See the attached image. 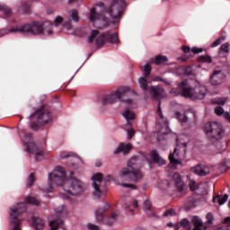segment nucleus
I'll list each match as a JSON object with an SVG mask.
<instances>
[{
    "mask_svg": "<svg viewBox=\"0 0 230 230\" xmlns=\"http://www.w3.org/2000/svg\"><path fill=\"white\" fill-rule=\"evenodd\" d=\"M48 184L49 186L43 189L47 193H51L55 185L63 186L65 191L62 193L63 199H69V195L76 196L85 191V183L75 177L66 180V171L60 166L56 167L52 173H49Z\"/></svg>",
    "mask_w": 230,
    "mask_h": 230,
    "instance_id": "nucleus-1",
    "label": "nucleus"
},
{
    "mask_svg": "<svg viewBox=\"0 0 230 230\" xmlns=\"http://www.w3.org/2000/svg\"><path fill=\"white\" fill-rule=\"evenodd\" d=\"M171 94L174 96H184L185 98H191L192 100H204L208 94V88L202 84H197L194 88H191L188 84V81L181 82L178 88H172Z\"/></svg>",
    "mask_w": 230,
    "mask_h": 230,
    "instance_id": "nucleus-2",
    "label": "nucleus"
},
{
    "mask_svg": "<svg viewBox=\"0 0 230 230\" xmlns=\"http://www.w3.org/2000/svg\"><path fill=\"white\" fill-rule=\"evenodd\" d=\"M139 168H141V159L132 157L128 162V167L120 170L119 173V181L123 182L130 179L134 182H138V181H141L144 177L143 172H141Z\"/></svg>",
    "mask_w": 230,
    "mask_h": 230,
    "instance_id": "nucleus-3",
    "label": "nucleus"
},
{
    "mask_svg": "<svg viewBox=\"0 0 230 230\" xmlns=\"http://www.w3.org/2000/svg\"><path fill=\"white\" fill-rule=\"evenodd\" d=\"M103 13H105V4L103 3L97 4L90 12L89 19L93 26L99 30H103V28L109 26V19Z\"/></svg>",
    "mask_w": 230,
    "mask_h": 230,
    "instance_id": "nucleus-4",
    "label": "nucleus"
},
{
    "mask_svg": "<svg viewBox=\"0 0 230 230\" xmlns=\"http://www.w3.org/2000/svg\"><path fill=\"white\" fill-rule=\"evenodd\" d=\"M94 40L98 48H102V46H105L107 42H110V44H118V42H119L117 33H111V31H106L100 34V31H98L97 30L92 31L91 35L88 38V42H94Z\"/></svg>",
    "mask_w": 230,
    "mask_h": 230,
    "instance_id": "nucleus-5",
    "label": "nucleus"
},
{
    "mask_svg": "<svg viewBox=\"0 0 230 230\" xmlns=\"http://www.w3.org/2000/svg\"><path fill=\"white\" fill-rule=\"evenodd\" d=\"M111 181V175H108L103 179V174L102 172H97L92 177V186L93 188V197L100 199L105 196L107 193V189L105 188V181Z\"/></svg>",
    "mask_w": 230,
    "mask_h": 230,
    "instance_id": "nucleus-6",
    "label": "nucleus"
},
{
    "mask_svg": "<svg viewBox=\"0 0 230 230\" xmlns=\"http://www.w3.org/2000/svg\"><path fill=\"white\" fill-rule=\"evenodd\" d=\"M11 33H30L40 35L44 31V26L39 22H33L23 25H16L9 30Z\"/></svg>",
    "mask_w": 230,
    "mask_h": 230,
    "instance_id": "nucleus-7",
    "label": "nucleus"
},
{
    "mask_svg": "<svg viewBox=\"0 0 230 230\" xmlns=\"http://www.w3.org/2000/svg\"><path fill=\"white\" fill-rule=\"evenodd\" d=\"M130 94H136V93L128 86H120L112 94L103 97L102 105L116 103V100H123L125 96H130Z\"/></svg>",
    "mask_w": 230,
    "mask_h": 230,
    "instance_id": "nucleus-8",
    "label": "nucleus"
},
{
    "mask_svg": "<svg viewBox=\"0 0 230 230\" xmlns=\"http://www.w3.org/2000/svg\"><path fill=\"white\" fill-rule=\"evenodd\" d=\"M26 211V204L19 203L13 208H10V224L11 230H22L21 228V220L17 217L21 215V213H24Z\"/></svg>",
    "mask_w": 230,
    "mask_h": 230,
    "instance_id": "nucleus-9",
    "label": "nucleus"
},
{
    "mask_svg": "<svg viewBox=\"0 0 230 230\" xmlns=\"http://www.w3.org/2000/svg\"><path fill=\"white\" fill-rule=\"evenodd\" d=\"M109 209V205L105 203L103 208H97L95 210V218L97 222H104L107 226H112L116 220H118V217H119V212H112L109 216H105V211Z\"/></svg>",
    "mask_w": 230,
    "mask_h": 230,
    "instance_id": "nucleus-10",
    "label": "nucleus"
},
{
    "mask_svg": "<svg viewBox=\"0 0 230 230\" xmlns=\"http://www.w3.org/2000/svg\"><path fill=\"white\" fill-rule=\"evenodd\" d=\"M124 7L125 0H112L110 3L108 13L111 17V22L113 24H116V22H119V19H121V13H123Z\"/></svg>",
    "mask_w": 230,
    "mask_h": 230,
    "instance_id": "nucleus-11",
    "label": "nucleus"
},
{
    "mask_svg": "<svg viewBox=\"0 0 230 230\" xmlns=\"http://www.w3.org/2000/svg\"><path fill=\"white\" fill-rule=\"evenodd\" d=\"M204 131L210 139L220 141L224 137V128L219 122H208L205 124Z\"/></svg>",
    "mask_w": 230,
    "mask_h": 230,
    "instance_id": "nucleus-12",
    "label": "nucleus"
},
{
    "mask_svg": "<svg viewBox=\"0 0 230 230\" xmlns=\"http://www.w3.org/2000/svg\"><path fill=\"white\" fill-rule=\"evenodd\" d=\"M138 84L140 85V88L142 89V91H144L146 94V92L149 91L154 100H161V98H164V89L157 86L149 87L146 77H140L138 79Z\"/></svg>",
    "mask_w": 230,
    "mask_h": 230,
    "instance_id": "nucleus-13",
    "label": "nucleus"
},
{
    "mask_svg": "<svg viewBox=\"0 0 230 230\" xmlns=\"http://www.w3.org/2000/svg\"><path fill=\"white\" fill-rule=\"evenodd\" d=\"M23 143L28 154H34L36 161H40V159L44 157V149L35 145V142H33L31 134L25 135L23 138Z\"/></svg>",
    "mask_w": 230,
    "mask_h": 230,
    "instance_id": "nucleus-14",
    "label": "nucleus"
},
{
    "mask_svg": "<svg viewBox=\"0 0 230 230\" xmlns=\"http://www.w3.org/2000/svg\"><path fill=\"white\" fill-rule=\"evenodd\" d=\"M35 117L37 118L38 123H40V125H48V123L53 119V116L46 109H41L36 111L35 114L30 116V119Z\"/></svg>",
    "mask_w": 230,
    "mask_h": 230,
    "instance_id": "nucleus-15",
    "label": "nucleus"
},
{
    "mask_svg": "<svg viewBox=\"0 0 230 230\" xmlns=\"http://www.w3.org/2000/svg\"><path fill=\"white\" fill-rule=\"evenodd\" d=\"M67 215V210L66 209V207H62L60 210H58L56 212L57 219H54L49 222V227L50 230H57L58 227H62L64 221L62 218Z\"/></svg>",
    "mask_w": 230,
    "mask_h": 230,
    "instance_id": "nucleus-16",
    "label": "nucleus"
},
{
    "mask_svg": "<svg viewBox=\"0 0 230 230\" xmlns=\"http://www.w3.org/2000/svg\"><path fill=\"white\" fill-rule=\"evenodd\" d=\"M175 186L178 191H182L184 190V182H182V179L181 178V174L178 172H173L171 177L170 186Z\"/></svg>",
    "mask_w": 230,
    "mask_h": 230,
    "instance_id": "nucleus-17",
    "label": "nucleus"
},
{
    "mask_svg": "<svg viewBox=\"0 0 230 230\" xmlns=\"http://www.w3.org/2000/svg\"><path fill=\"white\" fill-rule=\"evenodd\" d=\"M224 78H226V75L220 70H216L210 77V83L212 85H220L224 84Z\"/></svg>",
    "mask_w": 230,
    "mask_h": 230,
    "instance_id": "nucleus-18",
    "label": "nucleus"
},
{
    "mask_svg": "<svg viewBox=\"0 0 230 230\" xmlns=\"http://www.w3.org/2000/svg\"><path fill=\"white\" fill-rule=\"evenodd\" d=\"M149 155L153 163H155V164H158V166H164V164H166V160L161 157V155H159V153H157V151L155 150L151 151Z\"/></svg>",
    "mask_w": 230,
    "mask_h": 230,
    "instance_id": "nucleus-19",
    "label": "nucleus"
},
{
    "mask_svg": "<svg viewBox=\"0 0 230 230\" xmlns=\"http://www.w3.org/2000/svg\"><path fill=\"white\" fill-rule=\"evenodd\" d=\"M191 172L193 173H196V175H199V177H204L208 174H209V167L206 165H197L193 168H191Z\"/></svg>",
    "mask_w": 230,
    "mask_h": 230,
    "instance_id": "nucleus-20",
    "label": "nucleus"
},
{
    "mask_svg": "<svg viewBox=\"0 0 230 230\" xmlns=\"http://www.w3.org/2000/svg\"><path fill=\"white\" fill-rule=\"evenodd\" d=\"M132 150V144L128 143H120L119 146L113 151V154L117 155V154H128L129 151Z\"/></svg>",
    "mask_w": 230,
    "mask_h": 230,
    "instance_id": "nucleus-21",
    "label": "nucleus"
},
{
    "mask_svg": "<svg viewBox=\"0 0 230 230\" xmlns=\"http://www.w3.org/2000/svg\"><path fill=\"white\" fill-rule=\"evenodd\" d=\"M64 28H66V30H71V20H68V22H64V18L62 16H58L54 20V26H60L62 24Z\"/></svg>",
    "mask_w": 230,
    "mask_h": 230,
    "instance_id": "nucleus-22",
    "label": "nucleus"
},
{
    "mask_svg": "<svg viewBox=\"0 0 230 230\" xmlns=\"http://www.w3.org/2000/svg\"><path fill=\"white\" fill-rule=\"evenodd\" d=\"M229 199V195H217L213 198L214 204H218V206H224L226 202H227V199Z\"/></svg>",
    "mask_w": 230,
    "mask_h": 230,
    "instance_id": "nucleus-23",
    "label": "nucleus"
},
{
    "mask_svg": "<svg viewBox=\"0 0 230 230\" xmlns=\"http://www.w3.org/2000/svg\"><path fill=\"white\" fill-rule=\"evenodd\" d=\"M137 208H139V201L134 199L130 205L126 206L125 209L128 213H130V215H134V209H137Z\"/></svg>",
    "mask_w": 230,
    "mask_h": 230,
    "instance_id": "nucleus-24",
    "label": "nucleus"
},
{
    "mask_svg": "<svg viewBox=\"0 0 230 230\" xmlns=\"http://www.w3.org/2000/svg\"><path fill=\"white\" fill-rule=\"evenodd\" d=\"M164 62H168V58L164 56H156L155 58L150 59V64H155L156 66H161Z\"/></svg>",
    "mask_w": 230,
    "mask_h": 230,
    "instance_id": "nucleus-25",
    "label": "nucleus"
},
{
    "mask_svg": "<svg viewBox=\"0 0 230 230\" xmlns=\"http://www.w3.org/2000/svg\"><path fill=\"white\" fill-rule=\"evenodd\" d=\"M192 224L194 226V228L192 230H202V227L204 226V223H202V220L199 218V217L194 216L192 217Z\"/></svg>",
    "mask_w": 230,
    "mask_h": 230,
    "instance_id": "nucleus-26",
    "label": "nucleus"
},
{
    "mask_svg": "<svg viewBox=\"0 0 230 230\" xmlns=\"http://www.w3.org/2000/svg\"><path fill=\"white\" fill-rule=\"evenodd\" d=\"M32 224L36 227L37 230H42L44 229L45 223L44 221L40 217H33L32 218Z\"/></svg>",
    "mask_w": 230,
    "mask_h": 230,
    "instance_id": "nucleus-27",
    "label": "nucleus"
},
{
    "mask_svg": "<svg viewBox=\"0 0 230 230\" xmlns=\"http://www.w3.org/2000/svg\"><path fill=\"white\" fill-rule=\"evenodd\" d=\"M178 148H174V152L169 155V160L172 164H181V161L177 158L179 153H177Z\"/></svg>",
    "mask_w": 230,
    "mask_h": 230,
    "instance_id": "nucleus-28",
    "label": "nucleus"
},
{
    "mask_svg": "<svg viewBox=\"0 0 230 230\" xmlns=\"http://www.w3.org/2000/svg\"><path fill=\"white\" fill-rule=\"evenodd\" d=\"M230 167V160L229 159H225L223 162L219 164L218 168L219 171L224 173V172H227Z\"/></svg>",
    "mask_w": 230,
    "mask_h": 230,
    "instance_id": "nucleus-29",
    "label": "nucleus"
},
{
    "mask_svg": "<svg viewBox=\"0 0 230 230\" xmlns=\"http://www.w3.org/2000/svg\"><path fill=\"white\" fill-rule=\"evenodd\" d=\"M25 202L27 204H31L32 206H40V201L39 199H37V198L31 197V196H28L25 199Z\"/></svg>",
    "mask_w": 230,
    "mask_h": 230,
    "instance_id": "nucleus-30",
    "label": "nucleus"
},
{
    "mask_svg": "<svg viewBox=\"0 0 230 230\" xmlns=\"http://www.w3.org/2000/svg\"><path fill=\"white\" fill-rule=\"evenodd\" d=\"M122 116L125 118V119H127V121H128V119H136V114H134V112L130 111L129 110H126L122 113Z\"/></svg>",
    "mask_w": 230,
    "mask_h": 230,
    "instance_id": "nucleus-31",
    "label": "nucleus"
},
{
    "mask_svg": "<svg viewBox=\"0 0 230 230\" xmlns=\"http://www.w3.org/2000/svg\"><path fill=\"white\" fill-rule=\"evenodd\" d=\"M144 71V76L147 78L150 75V73H152V66L150 64H146L143 68Z\"/></svg>",
    "mask_w": 230,
    "mask_h": 230,
    "instance_id": "nucleus-32",
    "label": "nucleus"
},
{
    "mask_svg": "<svg viewBox=\"0 0 230 230\" xmlns=\"http://www.w3.org/2000/svg\"><path fill=\"white\" fill-rule=\"evenodd\" d=\"M143 209L146 211V213H147V215H150V211L152 209V202H150V200H146L144 202Z\"/></svg>",
    "mask_w": 230,
    "mask_h": 230,
    "instance_id": "nucleus-33",
    "label": "nucleus"
},
{
    "mask_svg": "<svg viewBox=\"0 0 230 230\" xmlns=\"http://www.w3.org/2000/svg\"><path fill=\"white\" fill-rule=\"evenodd\" d=\"M198 60L199 62H203L204 64H211L212 62L211 57L209 56H200Z\"/></svg>",
    "mask_w": 230,
    "mask_h": 230,
    "instance_id": "nucleus-34",
    "label": "nucleus"
},
{
    "mask_svg": "<svg viewBox=\"0 0 230 230\" xmlns=\"http://www.w3.org/2000/svg\"><path fill=\"white\" fill-rule=\"evenodd\" d=\"M0 12H3V13L7 17L12 15V10H10V8L6 7L5 5H0Z\"/></svg>",
    "mask_w": 230,
    "mask_h": 230,
    "instance_id": "nucleus-35",
    "label": "nucleus"
},
{
    "mask_svg": "<svg viewBox=\"0 0 230 230\" xmlns=\"http://www.w3.org/2000/svg\"><path fill=\"white\" fill-rule=\"evenodd\" d=\"M179 226H181V227H184V229H188V230L191 229V226H190V221H188V219H182L179 223Z\"/></svg>",
    "mask_w": 230,
    "mask_h": 230,
    "instance_id": "nucleus-36",
    "label": "nucleus"
},
{
    "mask_svg": "<svg viewBox=\"0 0 230 230\" xmlns=\"http://www.w3.org/2000/svg\"><path fill=\"white\" fill-rule=\"evenodd\" d=\"M176 116L181 123L188 122V117H186V115L176 112Z\"/></svg>",
    "mask_w": 230,
    "mask_h": 230,
    "instance_id": "nucleus-37",
    "label": "nucleus"
},
{
    "mask_svg": "<svg viewBox=\"0 0 230 230\" xmlns=\"http://www.w3.org/2000/svg\"><path fill=\"white\" fill-rule=\"evenodd\" d=\"M189 188L190 190H191V191H197V190H199V185L197 184V182H195V181H190Z\"/></svg>",
    "mask_w": 230,
    "mask_h": 230,
    "instance_id": "nucleus-38",
    "label": "nucleus"
},
{
    "mask_svg": "<svg viewBox=\"0 0 230 230\" xmlns=\"http://www.w3.org/2000/svg\"><path fill=\"white\" fill-rule=\"evenodd\" d=\"M73 155H75L74 153L67 152V151H63L60 153L61 159H67V157H73Z\"/></svg>",
    "mask_w": 230,
    "mask_h": 230,
    "instance_id": "nucleus-39",
    "label": "nucleus"
},
{
    "mask_svg": "<svg viewBox=\"0 0 230 230\" xmlns=\"http://www.w3.org/2000/svg\"><path fill=\"white\" fill-rule=\"evenodd\" d=\"M72 21H75V22H78L80 21V18L78 17V11L76 10H72V14H71Z\"/></svg>",
    "mask_w": 230,
    "mask_h": 230,
    "instance_id": "nucleus-40",
    "label": "nucleus"
},
{
    "mask_svg": "<svg viewBox=\"0 0 230 230\" xmlns=\"http://www.w3.org/2000/svg\"><path fill=\"white\" fill-rule=\"evenodd\" d=\"M127 136L128 139H132V137L136 136V130L134 129V128H130L127 130Z\"/></svg>",
    "mask_w": 230,
    "mask_h": 230,
    "instance_id": "nucleus-41",
    "label": "nucleus"
},
{
    "mask_svg": "<svg viewBox=\"0 0 230 230\" xmlns=\"http://www.w3.org/2000/svg\"><path fill=\"white\" fill-rule=\"evenodd\" d=\"M226 102H227V99L226 98H217L215 99L214 103H217V105H226Z\"/></svg>",
    "mask_w": 230,
    "mask_h": 230,
    "instance_id": "nucleus-42",
    "label": "nucleus"
},
{
    "mask_svg": "<svg viewBox=\"0 0 230 230\" xmlns=\"http://www.w3.org/2000/svg\"><path fill=\"white\" fill-rule=\"evenodd\" d=\"M164 217H175V210L173 208H170L164 213Z\"/></svg>",
    "mask_w": 230,
    "mask_h": 230,
    "instance_id": "nucleus-43",
    "label": "nucleus"
},
{
    "mask_svg": "<svg viewBox=\"0 0 230 230\" xmlns=\"http://www.w3.org/2000/svg\"><path fill=\"white\" fill-rule=\"evenodd\" d=\"M27 184L28 186H31L32 184H35V176L33 175V173H31L29 175Z\"/></svg>",
    "mask_w": 230,
    "mask_h": 230,
    "instance_id": "nucleus-44",
    "label": "nucleus"
},
{
    "mask_svg": "<svg viewBox=\"0 0 230 230\" xmlns=\"http://www.w3.org/2000/svg\"><path fill=\"white\" fill-rule=\"evenodd\" d=\"M221 51L224 53H229V43H225L220 47Z\"/></svg>",
    "mask_w": 230,
    "mask_h": 230,
    "instance_id": "nucleus-45",
    "label": "nucleus"
},
{
    "mask_svg": "<svg viewBox=\"0 0 230 230\" xmlns=\"http://www.w3.org/2000/svg\"><path fill=\"white\" fill-rule=\"evenodd\" d=\"M222 40H224V38H219V39L216 40L212 43L211 47H212V48H217V46H220V44H222Z\"/></svg>",
    "mask_w": 230,
    "mask_h": 230,
    "instance_id": "nucleus-46",
    "label": "nucleus"
},
{
    "mask_svg": "<svg viewBox=\"0 0 230 230\" xmlns=\"http://www.w3.org/2000/svg\"><path fill=\"white\" fill-rule=\"evenodd\" d=\"M157 114L159 119H161V121H164V123L166 125V120H164V117L163 116V112L161 111V107L158 108Z\"/></svg>",
    "mask_w": 230,
    "mask_h": 230,
    "instance_id": "nucleus-47",
    "label": "nucleus"
},
{
    "mask_svg": "<svg viewBox=\"0 0 230 230\" xmlns=\"http://www.w3.org/2000/svg\"><path fill=\"white\" fill-rule=\"evenodd\" d=\"M124 103L128 107V109H132V107H134V101L132 100H125Z\"/></svg>",
    "mask_w": 230,
    "mask_h": 230,
    "instance_id": "nucleus-48",
    "label": "nucleus"
},
{
    "mask_svg": "<svg viewBox=\"0 0 230 230\" xmlns=\"http://www.w3.org/2000/svg\"><path fill=\"white\" fill-rule=\"evenodd\" d=\"M88 230H100V227L96 225H93L91 223H89L87 225Z\"/></svg>",
    "mask_w": 230,
    "mask_h": 230,
    "instance_id": "nucleus-49",
    "label": "nucleus"
},
{
    "mask_svg": "<svg viewBox=\"0 0 230 230\" xmlns=\"http://www.w3.org/2000/svg\"><path fill=\"white\" fill-rule=\"evenodd\" d=\"M204 51L203 49H199L197 47L192 48L191 52L196 55L197 53H202Z\"/></svg>",
    "mask_w": 230,
    "mask_h": 230,
    "instance_id": "nucleus-50",
    "label": "nucleus"
},
{
    "mask_svg": "<svg viewBox=\"0 0 230 230\" xmlns=\"http://www.w3.org/2000/svg\"><path fill=\"white\" fill-rule=\"evenodd\" d=\"M122 188H132V190H136V185L130 183H123Z\"/></svg>",
    "mask_w": 230,
    "mask_h": 230,
    "instance_id": "nucleus-51",
    "label": "nucleus"
},
{
    "mask_svg": "<svg viewBox=\"0 0 230 230\" xmlns=\"http://www.w3.org/2000/svg\"><path fill=\"white\" fill-rule=\"evenodd\" d=\"M177 146H178V148H181V146H183V152H186V147L188 146V144H186V142L181 143V144L177 142Z\"/></svg>",
    "mask_w": 230,
    "mask_h": 230,
    "instance_id": "nucleus-52",
    "label": "nucleus"
},
{
    "mask_svg": "<svg viewBox=\"0 0 230 230\" xmlns=\"http://www.w3.org/2000/svg\"><path fill=\"white\" fill-rule=\"evenodd\" d=\"M206 217L209 224H211V222H213V214L212 213H208Z\"/></svg>",
    "mask_w": 230,
    "mask_h": 230,
    "instance_id": "nucleus-53",
    "label": "nucleus"
},
{
    "mask_svg": "<svg viewBox=\"0 0 230 230\" xmlns=\"http://www.w3.org/2000/svg\"><path fill=\"white\" fill-rule=\"evenodd\" d=\"M181 49L183 53H190L191 51V49H190V47H182Z\"/></svg>",
    "mask_w": 230,
    "mask_h": 230,
    "instance_id": "nucleus-54",
    "label": "nucleus"
},
{
    "mask_svg": "<svg viewBox=\"0 0 230 230\" xmlns=\"http://www.w3.org/2000/svg\"><path fill=\"white\" fill-rule=\"evenodd\" d=\"M31 128L32 130H37V128H39V125L36 124V123H31Z\"/></svg>",
    "mask_w": 230,
    "mask_h": 230,
    "instance_id": "nucleus-55",
    "label": "nucleus"
},
{
    "mask_svg": "<svg viewBox=\"0 0 230 230\" xmlns=\"http://www.w3.org/2000/svg\"><path fill=\"white\" fill-rule=\"evenodd\" d=\"M95 166H96L97 168H100V166H102V161H97V162L95 163Z\"/></svg>",
    "mask_w": 230,
    "mask_h": 230,
    "instance_id": "nucleus-56",
    "label": "nucleus"
},
{
    "mask_svg": "<svg viewBox=\"0 0 230 230\" xmlns=\"http://www.w3.org/2000/svg\"><path fill=\"white\" fill-rule=\"evenodd\" d=\"M224 224H230V217L225 218Z\"/></svg>",
    "mask_w": 230,
    "mask_h": 230,
    "instance_id": "nucleus-57",
    "label": "nucleus"
},
{
    "mask_svg": "<svg viewBox=\"0 0 230 230\" xmlns=\"http://www.w3.org/2000/svg\"><path fill=\"white\" fill-rule=\"evenodd\" d=\"M78 1H81V0H68V3L71 4V3H76Z\"/></svg>",
    "mask_w": 230,
    "mask_h": 230,
    "instance_id": "nucleus-58",
    "label": "nucleus"
},
{
    "mask_svg": "<svg viewBox=\"0 0 230 230\" xmlns=\"http://www.w3.org/2000/svg\"><path fill=\"white\" fill-rule=\"evenodd\" d=\"M53 31L51 30L48 31V35H52Z\"/></svg>",
    "mask_w": 230,
    "mask_h": 230,
    "instance_id": "nucleus-59",
    "label": "nucleus"
},
{
    "mask_svg": "<svg viewBox=\"0 0 230 230\" xmlns=\"http://www.w3.org/2000/svg\"><path fill=\"white\" fill-rule=\"evenodd\" d=\"M168 227H173V224L172 223H168Z\"/></svg>",
    "mask_w": 230,
    "mask_h": 230,
    "instance_id": "nucleus-60",
    "label": "nucleus"
},
{
    "mask_svg": "<svg viewBox=\"0 0 230 230\" xmlns=\"http://www.w3.org/2000/svg\"><path fill=\"white\" fill-rule=\"evenodd\" d=\"M223 230H230V226H226Z\"/></svg>",
    "mask_w": 230,
    "mask_h": 230,
    "instance_id": "nucleus-61",
    "label": "nucleus"
},
{
    "mask_svg": "<svg viewBox=\"0 0 230 230\" xmlns=\"http://www.w3.org/2000/svg\"><path fill=\"white\" fill-rule=\"evenodd\" d=\"M160 188H163L164 190V187H163L162 185H160Z\"/></svg>",
    "mask_w": 230,
    "mask_h": 230,
    "instance_id": "nucleus-62",
    "label": "nucleus"
},
{
    "mask_svg": "<svg viewBox=\"0 0 230 230\" xmlns=\"http://www.w3.org/2000/svg\"><path fill=\"white\" fill-rule=\"evenodd\" d=\"M167 181H164V184H166Z\"/></svg>",
    "mask_w": 230,
    "mask_h": 230,
    "instance_id": "nucleus-63",
    "label": "nucleus"
},
{
    "mask_svg": "<svg viewBox=\"0 0 230 230\" xmlns=\"http://www.w3.org/2000/svg\"><path fill=\"white\" fill-rule=\"evenodd\" d=\"M155 80H159V79H155Z\"/></svg>",
    "mask_w": 230,
    "mask_h": 230,
    "instance_id": "nucleus-64",
    "label": "nucleus"
}]
</instances>
